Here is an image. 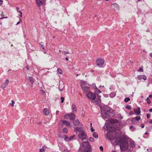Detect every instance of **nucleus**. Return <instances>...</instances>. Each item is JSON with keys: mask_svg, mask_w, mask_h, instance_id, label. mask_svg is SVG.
<instances>
[{"mask_svg": "<svg viewBox=\"0 0 152 152\" xmlns=\"http://www.w3.org/2000/svg\"><path fill=\"white\" fill-rule=\"evenodd\" d=\"M81 152H90L91 146L88 142H83L82 143Z\"/></svg>", "mask_w": 152, "mask_h": 152, "instance_id": "1", "label": "nucleus"}, {"mask_svg": "<svg viewBox=\"0 0 152 152\" xmlns=\"http://www.w3.org/2000/svg\"><path fill=\"white\" fill-rule=\"evenodd\" d=\"M80 86L82 90L84 92H88L90 91L89 86L85 82L82 81L81 82Z\"/></svg>", "mask_w": 152, "mask_h": 152, "instance_id": "2", "label": "nucleus"}, {"mask_svg": "<svg viewBox=\"0 0 152 152\" xmlns=\"http://www.w3.org/2000/svg\"><path fill=\"white\" fill-rule=\"evenodd\" d=\"M78 137L79 138L82 140H83L87 138V136L84 131H81L78 133Z\"/></svg>", "mask_w": 152, "mask_h": 152, "instance_id": "3", "label": "nucleus"}, {"mask_svg": "<svg viewBox=\"0 0 152 152\" xmlns=\"http://www.w3.org/2000/svg\"><path fill=\"white\" fill-rule=\"evenodd\" d=\"M104 60L101 58H98L96 61V64L97 66L99 67H102L104 63Z\"/></svg>", "mask_w": 152, "mask_h": 152, "instance_id": "4", "label": "nucleus"}, {"mask_svg": "<svg viewBox=\"0 0 152 152\" xmlns=\"http://www.w3.org/2000/svg\"><path fill=\"white\" fill-rule=\"evenodd\" d=\"M120 148L121 150L125 151L128 148V143L127 142L122 143L120 145Z\"/></svg>", "mask_w": 152, "mask_h": 152, "instance_id": "5", "label": "nucleus"}, {"mask_svg": "<svg viewBox=\"0 0 152 152\" xmlns=\"http://www.w3.org/2000/svg\"><path fill=\"white\" fill-rule=\"evenodd\" d=\"M64 117L66 118H68L70 120H73L75 119V115L74 113H71L65 115Z\"/></svg>", "mask_w": 152, "mask_h": 152, "instance_id": "6", "label": "nucleus"}, {"mask_svg": "<svg viewBox=\"0 0 152 152\" xmlns=\"http://www.w3.org/2000/svg\"><path fill=\"white\" fill-rule=\"evenodd\" d=\"M87 96L88 98L91 99L92 100H94L96 98L95 94H93L91 91L88 93Z\"/></svg>", "mask_w": 152, "mask_h": 152, "instance_id": "7", "label": "nucleus"}, {"mask_svg": "<svg viewBox=\"0 0 152 152\" xmlns=\"http://www.w3.org/2000/svg\"><path fill=\"white\" fill-rule=\"evenodd\" d=\"M106 112H105L104 111L102 112V117L105 121H107L109 117H110L109 116V115L107 114Z\"/></svg>", "mask_w": 152, "mask_h": 152, "instance_id": "8", "label": "nucleus"}, {"mask_svg": "<svg viewBox=\"0 0 152 152\" xmlns=\"http://www.w3.org/2000/svg\"><path fill=\"white\" fill-rule=\"evenodd\" d=\"M104 111L105 112H106V113L107 114L109 115L111 117L112 116L111 115V113L112 112V109L109 107H107Z\"/></svg>", "mask_w": 152, "mask_h": 152, "instance_id": "9", "label": "nucleus"}, {"mask_svg": "<svg viewBox=\"0 0 152 152\" xmlns=\"http://www.w3.org/2000/svg\"><path fill=\"white\" fill-rule=\"evenodd\" d=\"M9 81L8 80H7L5 82L4 84L1 85V88L4 89L6 88L9 83Z\"/></svg>", "mask_w": 152, "mask_h": 152, "instance_id": "10", "label": "nucleus"}, {"mask_svg": "<svg viewBox=\"0 0 152 152\" xmlns=\"http://www.w3.org/2000/svg\"><path fill=\"white\" fill-rule=\"evenodd\" d=\"M137 78L139 80L142 79L145 80L147 79V77L145 75H139L137 77Z\"/></svg>", "mask_w": 152, "mask_h": 152, "instance_id": "11", "label": "nucleus"}, {"mask_svg": "<svg viewBox=\"0 0 152 152\" xmlns=\"http://www.w3.org/2000/svg\"><path fill=\"white\" fill-rule=\"evenodd\" d=\"M44 115L46 116L50 114V111L47 108H44L43 111Z\"/></svg>", "mask_w": 152, "mask_h": 152, "instance_id": "12", "label": "nucleus"}, {"mask_svg": "<svg viewBox=\"0 0 152 152\" xmlns=\"http://www.w3.org/2000/svg\"><path fill=\"white\" fill-rule=\"evenodd\" d=\"M73 123L75 126H78L80 124V122L77 119L73 120Z\"/></svg>", "mask_w": 152, "mask_h": 152, "instance_id": "13", "label": "nucleus"}, {"mask_svg": "<svg viewBox=\"0 0 152 152\" xmlns=\"http://www.w3.org/2000/svg\"><path fill=\"white\" fill-rule=\"evenodd\" d=\"M62 121V123L65 125L68 126H69L70 127H71L70 126V124L69 122L64 120H63Z\"/></svg>", "mask_w": 152, "mask_h": 152, "instance_id": "14", "label": "nucleus"}, {"mask_svg": "<svg viewBox=\"0 0 152 152\" xmlns=\"http://www.w3.org/2000/svg\"><path fill=\"white\" fill-rule=\"evenodd\" d=\"M134 113L137 115H139L140 113V108L139 107L137 109H134Z\"/></svg>", "mask_w": 152, "mask_h": 152, "instance_id": "15", "label": "nucleus"}, {"mask_svg": "<svg viewBox=\"0 0 152 152\" xmlns=\"http://www.w3.org/2000/svg\"><path fill=\"white\" fill-rule=\"evenodd\" d=\"M75 129L76 132H78L79 133L81 131H83L84 130L82 129V128L80 127H76L75 128Z\"/></svg>", "mask_w": 152, "mask_h": 152, "instance_id": "16", "label": "nucleus"}, {"mask_svg": "<svg viewBox=\"0 0 152 152\" xmlns=\"http://www.w3.org/2000/svg\"><path fill=\"white\" fill-rule=\"evenodd\" d=\"M109 121L112 123H118V121L115 119H111L109 120Z\"/></svg>", "mask_w": 152, "mask_h": 152, "instance_id": "17", "label": "nucleus"}, {"mask_svg": "<svg viewBox=\"0 0 152 152\" xmlns=\"http://www.w3.org/2000/svg\"><path fill=\"white\" fill-rule=\"evenodd\" d=\"M112 7L113 9H115L118 8V5L116 3H113L112 4Z\"/></svg>", "mask_w": 152, "mask_h": 152, "instance_id": "18", "label": "nucleus"}, {"mask_svg": "<svg viewBox=\"0 0 152 152\" xmlns=\"http://www.w3.org/2000/svg\"><path fill=\"white\" fill-rule=\"evenodd\" d=\"M36 2L39 6L42 4V2L40 0H36Z\"/></svg>", "mask_w": 152, "mask_h": 152, "instance_id": "19", "label": "nucleus"}, {"mask_svg": "<svg viewBox=\"0 0 152 152\" xmlns=\"http://www.w3.org/2000/svg\"><path fill=\"white\" fill-rule=\"evenodd\" d=\"M72 110L73 111H76L77 110L76 107L74 104H73L72 105Z\"/></svg>", "mask_w": 152, "mask_h": 152, "instance_id": "20", "label": "nucleus"}, {"mask_svg": "<svg viewBox=\"0 0 152 152\" xmlns=\"http://www.w3.org/2000/svg\"><path fill=\"white\" fill-rule=\"evenodd\" d=\"M28 80L30 81L32 85H33L34 83L33 78L31 77H28Z\"/></svg>", "mask_w": 152, "mask_h": 152, "instance_id": "21", "label": "nucleus"}, {"mask_svg": "<svg viewBox=\"0 0 152 152\" xmlns=\"http://www.w3.org/2000/svg\"><path fill=\"white\" fill-rule=\"evenodd\" d=\"M93 136L94 137L97 138L98 137V134L97 133L94 132L93 134Z\"/></svg>", "mask_w": 152, "mask_h": 152, "instance_id": "22", "label": "nucleus"}, {"mask_svg": "<svg viewBox=\"0 0 152 152\" xmlns=\"http://www.w3.org/2000/svg\"><path fill=\"white\" fill-rule=\"evenodd\" d=\"M133 119H135L136 121H138L140 120V117L136 116L135 118H134Z\"/></svg>", "mask_w": 152, "mask_h": 152, "instance_id": "23", "label": "nucleus"}, {"mask_svg": "<svg viewBox=\"0 0 152 152\" xmlns=\"http://www.w3.org/2000/svg\"><path fill=\"white\" fill-rule=\"evenodd\" d=\"M130 100V99L129 98L127 97V98H125L124 99V101L125 102H128Z\"/></svg>", "mask_w": 152, "mask_h": 152, "instance_id": "24", "label": "nucleus"}, {"mask_svg": "<svg viewBox=\"0 0 152 152\" xmlns=\"http://www.w3.org/2000/svg\"><path fill=\"white\" fill-rule=\"evenodd\" d=\"M57 71L60 74H61L62 73L61 70L59 68L58 69Z\"/></svg>", "mask_w": 152, "mask_h": 152, "instance_id": "25", "label": "nucleus"}, {"mask_svg": "<svg viewBox=\"0 0 152 152\" xmlns=\"http://www.w3.org/2000/svg\"><path fill=\"white\" fill-rule=\"evenodd\" d=\"M45 149L43 148L39 149V152H45Z\"/></svg>", "mask_w": 152, "mask_h": 152, "instance_id": "26", "label": "nucleus"}, {"mask_svg": "<svg viewBox=\"0 0 152 152\" xmlns=\"http://www.w3.org/2000/svg\"><path fill=\"white\" fill-rule=\"evenodd\" d=\"M42 43V42L40 43H39V45L43 49L45 50L44 46Z\"/></svg>", "mask_w": 152, "mask_h": 152, "instance_id": "27", "label": "nucleus"}, {"mask_svg": "<svg viewBox=\"0 0 152 152\" xmlns=\"http://www.w3.org/2000/svg\"><path fill=\"white\" fill-rule=\"evenodd\" d=\"M146 100L147 101V102L148 104H149L151 103L149 99V98L148 97H147L146 98Z\"/></svg>", "mask_w": 152, "mask_h": 152, "instance_id": "28", "label": "nucleus"}, {"mask_svg": "<svg viewBox=\"0 0 152 152\" xmlns=\"http://www.w3.org/2000/svg\"><path fill=\"white\" fill-rule=\"evenodd\" d=\"M63 131L64 133H67L68 132V130L66 128H64Z\"/></svg>", "mask_w": 152, "mask_h": 152, "instance_id": "29", "label": "nucleus"}, {"mask_svg": "<svg viewBox=\"0 0 152 152\" xmlns=\"http://www.w3.org/2000/svg\"><path fill=\"white\" fill-rule=\"evenodd\" d=\"M130 144L132 147H133L134 146V142L133 141H131L130 142Z\"/></svg>", "mask_w": 152, "mask_h": 152, "instance_id": "30", "label": "nucleus"}, {"mask_svg": "<svg viewBox=\"0 0 152 152\" xmlns=\"http://www.w3.org/2000/svg\"><path fill=\"white\" fill-rule=\"evenodd\" d=\"M97 102L99 103H100L101 102L100 99V98H99V99H98L97 101H95L94 102L95 103H96V104H97Z\"/></svg>", "mask_w": 152, "mask_h": 152, "instance_id": "31", "label": "nucleus"}, {"mask_svg": "<svg viewBox=\"0 0 152 152\" xmlns=\"http://www.w3.org/2000/svg\"><path fill=\"white\" fill-rule=\"evenodd\" d=\"M96 90L97 93L99 94L101 93V92L98 89V88H96Z\"/></svg>", "mask_w": 152, "mask_h": 152, "instance_id": "32", "label": "nucleus"}, {"mask_svg": "<svg viewBox=\"0 0 152 152\" xmlns=\"http://www.w3.org/2000/svg\"><path fill=\"white\" fill-rule=\"evenodd\" d=\"M61 103H63L64 102V97H61Z\"/></svg>", "mask_w": 152, "mask_h": 152, "instance_id": "33", "label": "nucleus"}, {"mask_svg": "<svg viewBox=\"0 0 152 152\" xmlns=\"http://www.w3.org/2000/svg\"><path fill=\"white\" fill-rule=\"evenodd\" d=\"M126 108H127L128 109L130 110L131 109V107L130 106L127 105L126 106Z\"/></svg>", "mask_w": 152, "mask_h": 152, "instance_id": "34", "label": "nucleus"}, {"mask_svg": "<svg viewBox=\"0 0 152 152\" xmlns=\"http://www.w3.org/2000/svg\"><path fill=\"white\" fill-rule=\"evenodd\" d=\"M11 102H12V103L11 105H12V107H13L14 106V104L15 103V102H14V100H11Z\"/></svg>", "mask_w": 152, "mask_h": 152, "instance_id": "35", "label": "nucleus"}, {"mask_svg": "<svg viewBox=\"0 0 152 152\" xmlns=\"http://www.w3.org/2000/svg\"><path fill=\"white\" fill-rule=\"evenodd\" d=\"M89 140L91 142H93L94 140V139L93 137H90L89 138Z\"/></svg>", "mask_w": 152, "mask_h": 152, "instance_id": "36", "label": "nucleus"}, {"mask_svg": "<svg viewBox=\"0 0 152 152\" xmlns=\"http://www.w3.org/2000/svg\"><path fill=\"white\" fill-rule=\"evenodd\" d=\"M62 53L63 54L65 55L66 54H67V53H69L68 52L65 51H64L62 52Z\"/></svg>", "mask_w": 152, "mask_h": 152, "instance_id": "37", "label": "nucleus"}, {"mask_svg": "<svg viewBox=\"0 0 152 152\" xmlns=\"http://www.w3.org/2000/svg\"><path fill=\"white\" fill-rule=\"evenodd\" d=\"M19 13H20V17H22V12H21V11L20 10H19L18 11V12Z\"/></svg>", "mask_w": 152, "mask_h": 152, "instance_id": "38", "label": "nucleus"}, {"mask_svg": "<svg viewBox=\"0 0 152 152\" xmlns=\"http://www.w3.org/2000/svg\"><path fill=\"white\" fill-rule=\"evenodd\" d=\"M151 115L150 114H147V117L148 118H149L150 117Z\"/></svg>", "mask_w": 152, "mask_h": 152, "instance_id": "39", "label": "nucleus"}, {"mask_svg": "<svg viewBox=\"0 0 152 152\" xmlns=\"http://www.w3.org/2000/svg\"><path fill=\"white\" fill-rule=\"evenodd\" d=\"M99 148H100V150L102 151L103 150V148L102 146H100L99 147Z\"/></svg>", "mask_w": 152, "mask_h": 152, "instance_id": "40", "label": "nucleus"}, {"mask_svg": "<svg viewBox=\"0 0 152 152\" xmlns=\"http://www.w3.org/2000/svg\"><path fill=\"white\" fill-rule=\"evenodd\" d=\"M113 93H111L110 94V97H113V96H114L115 95H114V94L113 95Z\"/></svg>", "mask_w": 152, "mask_h": 152, "instance_id": "41", "label": "nucleus"}, {"mask_svg": "<svg viewBox=\"0 0 152 152\" xmlns=\"http://www.w3.org/2000/svg\"><path fill=\"white\" fill-rule=\"evenodd\" d=\"M141 70H142V72L143 71V69H142L141 68H140V69L138 70V71L140 72Z\"/></svg>", "mask_w": 152, "mask_h": 152, "instance_id": "42", "label": "nucleus"}, {"mask_svg": "<svg viewBox=\"0 0 152 152\" xmlns=\"http://www.w3.org/2000/svg\"><path fill=\"white\" fill-rule=\"evenodd\" d=\"M91 131L92 132L94 131V129L92 127H91Z\"/></svg>", "mask_w": 152, "mask_h": 152, "instance_id": "43", "label": "nucleus"}, {"mask_svg": "<svg viewBox=\"0 0 152 152\" xmlns=\"http://www.w3.org/2000/svg\"><path fill=\"white\" fill-rule=\"evenodd\" d=\"M59 113V111L58 110H57L56 111V115H58V114Z\"/></svg>", "mask_w": 152, "mask_h": 152, "instance_id": "44", "label": "nucleus"}, {"mask_svg": "<svg viewBox=\"0 0 152 152\" xmlns=\"http://www.w3.org/2000/svg\"><path fill=\"white\" fill-rule=\"evenodd\" d=\"M0 2H1V3H0V6H1L2 4L3 1L2 0H0Z\"/></svg>", "mask_w": 152, "mask_h": 152, "instance_id": "45", "label": "nucleus"}, {"mask_svg": "<svg viewBox=\"0 0 152 152\" xmlns=\"http://www.w3.org/2000/svg\"><path fill=\"white\" fill-rule=\"evenodd\" d=\"M16 10H17V12H18V11H19V10H19V8L18 7H17L16 8Z\"/></svg>", "mask_w": 152, "mask_h": 152, "instance_id": "46", "label": "nucleus"}, {"mask_svg": "<svg viewBox=\"0 0 152 152\" xmlns=\"http://www.w3.org/2000/svg\"><path fill=\"white\" fill-rule=\"evenodd\" d=\"M7 18V17H2V18H0V19H2L3 18Z\"/></svg>", "mask_w": 152, "mask_h": 152, "instance_id": "47", "label": "nucleus"}, {"mask_svg": "<svg viewBox=\"0 0 152 152\" xmlns=\"http://www.w3.org/2000/svg\"><path fill=\"white\" fill-rule=\"evenodd\" d=\"M149 56L150 57H152V53L150 54Z\"/></svg>", "mask_w": 152, "mask_h": 152, "instance_id": "48", "label": "nucleus"}, {"mask_svg": "<svg viewBox=\"0 0 152 152\" xmlns=\"http://www.w3.org/2000/svg\"><path fill=\"white\" fill-rule=\"evenodd\" d=\"M149 111L151 112H152V108L149 109Z\"/></svg>", "mask_w": 152, "mask_h": 152, "instance_id": "49", "label": "nucleus"}, {"mask_svg": "<svg viewBox=\"0 0 152 152\" xmlns=\"http://www.w3.org/2000/svg\"><path fill=\"white\" fill-rule=\"evenodd\" d=\"M141 126H142V128H143L144 127V125L143 124H142Z\"/></svg>", "mask_w": 152, "mask_h": 152, "instance_id": "50", "label": "nucleus"}, {"mask_svg": "<svg viewBox=\"0 0 152 152\" xmlns=\"http://www.w3.org/2000/svg\"><path fill=\"white\" fill-rule=\"evenodd\" d=\"M37 124H39V125H40V124H41V122H38L37 123Z\"/></svg>", "mask_w": 152, "mask_h": 152, "instance_id": "51", "label": "nucleus"}, {"mask_svg": "<svg viewBox=\"0 0 152 152\" xmlns=\"http://www.w3.org/2000/svg\"><path fill=\"white\" fill-rule=\"evenodd\" d=\"M149 96L150 98H152V95H150Z\"/></svg>", "mask_w": 152, "mask_h": 152, "instance_id": "52", "label": "nucleus"}, {"mask_svg": "<svg viewBox=\"0 0 152 152\" xmlns=\"http://www.w3.org/2000/svg\"><path fill=\"white\" fill-rule=\"evenodd\" d=\"M65 59H66V61H68V60H69V59H68V58L67 57H66V58H65Z\"/></svg>", "mask_w": 152, "mask_h": 152, "instance_id": "53", "label": "nucleus"}, {"mask_svg": "<svg viewBox=\"0 0 152 152\" xmlns=\"http://www.w3.org/2000/svg\"><path fill=\"white\" fill-rule=\"evenodd\" d=\"M1 16H4V14L3 13V12H2V13H1Z\"/></svg>", "mask_w": 152, "mask_h": 152, "instance_id": "54", "label": "nucleus"}, {"mask_svg": "<svg viewBox=\"0 0 152 152\" xmlns=\"http://www.w3.org/2000/svg\"><path fill=\"white\" fill-rule=\"evenodd\" d=\"M20 23V21H18V22L17 23V24H16V25H18V24H19V23Z\"/></svg>", "mask_w": 152, "mask_h": 152, "instance_id": "55", "label": "nucleus"}, {"mask_svg": "<svg viewBox=\"0 0 152 152\" xmlns=\"http://www.w3.org/2000/svg\"><path fill=\"white\" fill-rule=\"evenodd\" d=\"M133 128V126H131L130 127V129H132V128Z\"/></svg>", "mask_w": 152, "mask_h": 152, "instance_id": "56", "label": "nucleus"}, {"mask_svg": "<svg viewBox=\"0 0 152 152\" xmlns=\"http://www.w3.org/2000/svg\"><path fill=\"white\" fill-rule=\"evenodd\" d=\"M26 68H27V69L28 70L29 69V68H28V66H26Z\"/></svg>", "mask_w": 152, "mask_h": 152, "instance_id": "57", "label": "nucleus"}, {"mask_svg": "<svg viewBox=\"0 0 152 152\" xmlns=\"http://www.w3.org/2000/svg\"><path fill=\"white\" fill-rule=\"evenodd\" d=\"M130 113L132 114V113L133 114V112H130Z\"/></svg>", "mask_w": 152, "mask_h": 152, "instance_id": "58", "label": "nucleus"}, {"mask_svg": "<svg viewBox=\"0 0 152 152\" xmlns=\"http://www.w3.org/2000/svg\"><path fill=\"white\" fill-rule=\"evenodd\" d=\"M150 123L151 124H152V120L150 122Z\"/></svg>", "mask_w": 152, "mask_h": 152, "instance_id": "59", "label": "nucleus"}, {"mask_svg": "<svg viewBox=\"0 0 152 152\" xmlns=\"http://www.w3.org/2000/svg\"><path fill=\"white\" fill-rule=\"evenodd\" d=\"M121 142V140H119V141L118 142V143H119V142Z\"/></svg>", "mask_w": 152, "mask_h": 152, "instance_id": "60", "label": "nucleus"}, {"mask_svg": "<svg viewBox=\"0 0 152 152\" xmlns=\"http://www.w3.org/2000/svg\"><path fill=\"white\" fill-rule=\"evenodd\" d=\"M75 135H73L72 136V137H75Z\"/></svg>", "mask_w": 152, "mask_h": 152, "instance_id": "61", "label": "nucleus"}, {"mask_svg": "<svg viewBox=\"0 0 152 152\" xmlns=\"http://www.w3.org/2000/svg\"><path fill=\"white\" fill-rule=\"evenodd\" d=\"M67 137L66 136L65 139L67 138Z\"/></svg>", "mask_w": 152, "mask_h": 152, "instance_id": "62", "label": "nucleus"}, {"mask_svg": "<svg viewBox=\"0 0 152 152\" xmlns=\"http://www.w3.org/2000/svg\"><path fill=\"white\" fill-rule=\"evenodd\" d=\"M78 74H77L76 75V77H77V76H78Z\"/></svg>", "mask_w": 152, "mask_h": 152, "instance_id": "63", "label": "nucleus"}, {"mask_svg": "<svg viewBox=\"0 0 152 152\" xmlns=\"http://www.w3.org/2000/svg\"><path fill=\"white\" fill-rule=\"evenodd\" d=\"M112 152H116L115 151H113Z\"/></svg>", "mask_w": 152, "mask_h": 152, "instance_id": "64", "label": "nucleus"}]
</instances>
